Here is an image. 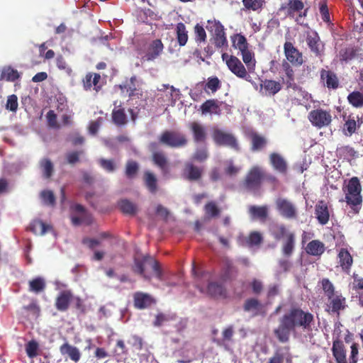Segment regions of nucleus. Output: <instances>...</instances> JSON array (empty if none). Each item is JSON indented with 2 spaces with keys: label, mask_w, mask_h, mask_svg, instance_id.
<instances>
[{
  "label": "nucleus",
  "mask_w": 363,
  "mask_h": 363,
  "mask_svg": "<svg viewBox=\"0 0 363 363\" xmlns=\"http://www.w3.org/2000/svg\"><path fill=\"white\" fill-rule=\"evenodd\" d=\"M314 315L299 306H292L279 320V325L274 330V334L281 343L289 342L290 335L296 328L303 330H312L314 325Z\"/></svg>",
  "instance_id": "1"
},
{
  "label": "nucleus",
  "mask_w": 363,
  "mask_h": 363,
  "mask_svg": "<svg viewBox=\"0 0 363 363\" xmlns=\"http://www.w3.org/2000/svg\"><path fill=\"white\" fill-rule=\"evenodd\" d=\"M345 195V202L351 208V213L358 214L362 208V196L361 195L362 186L357 177H352L347 184L342 188Z\"/></svg>",
  "instance_id": "2"
},
{
  "label": "nucleus",
  "mask_w": 363,
  "mask_h": 363,
  "mask_svg": "<svg viewBox=\"0 0 363 363\" xmlns=\"http://www.w3.org/2000/svg\"><path fill=\"white\" fill-rule=\"evenodd\" d=\"M151 268L155 276L160 281L163 280V272L160 263L152 257L149 255L142 257H135L134 264L132 267L133 271L142 276L145 279L150 280L151 274L147 272V269Z\"/></svg>",
  "instance_id": "3"
},
{
  "label": "nucleus",
  "mask_w": 363,
  "mask_h": 363,
  "mask_svg": "<svg viewBox=\"0 0 363 363\" xmlns=\"http://www.w3.org/2000/svg\"><path fill=\"white\" fill-rule=\"evenodd\" d=\"M265 177V172L258 165L252 166L247 172L241 186L247 191L256 192L261 188Z\"/></svg>",
  "instance_id": "4"
},
{
  "label": "nucleus",
  "mask_w": 363,
  "mask_h": 363,
  "mask_svg": "<svg viewBox=\"0 0 363 363\" xmlns=\"http://www.w3.org/2000/svg\"><path fill=\"white\" fill-rule=\"evenodd\" d=\"M159 142L168 147L179 148L184 147L188 143L185 134L177 130H164L159 137Z\"/></svg>",
  "instance_id": "5"
},
{
  "label": "nucleus",
  "mask_w": 363,
  "mask_h": 363,
  "mask_svg": "<svg viewBox=\"0 0 363 363\" xmlns=\"http://www.w3.org/2000/svg\"><path fill=\"white\" fill-rule=\"evenodd\" d=\"M308 118L312 125L318 129L329 126L333 120L330 111L321 108L311 111L308 113Z\"/></svg>",
  "instance_id": "6"
},
{
  "label": "nucleus",
  "mask_w": 363,
  "mask_h": 363,
  "mask_svg": "<svg viewBox=\"0 0 363 363\" xmlns=\"http://www.w3.org/2000/svg\"><path fill=\"white\" fill-rule=\"evenodd\" d=\"M308 8L304 9V3L301 0H289L282 4L279 11H284L287 17L294 18L296 14L298 17L303 18L307 16Z\"/></svg>",
  "instance_id": "7"
},
{
  "label": "nucleus",
  "mask_w": 363,
  "mask_h": 363,
  "mask_svg": "<svg viewBox=\"0 0 363 363\" xmlns=\"http://www.w3.org/2000/svg\"><path fill=\"white\" fill-rule=\"evenodd\" d=\"M212 138L214 143L218 146H226L235 151L240 150L238 142L231 133H225L220 129H215Z\"/></svg>",
  "instance_id": "8"
},
{
  "label": "nucleus",
  "mask_w": 363,
  "mask_h": 363,
  "mask_svg": "<svg viewBox=\"0 0 363 363\" xmlns=\"http://www.w3.org/2000/svg\"><path fill=\"white\" fill-rule=\"evenodd\" d=\"M207 29L213 32V43L217 48H221L228 45L223 26L218 21H208Z\"/></svg>",
  "instance_id": "9"
},
{
  "label": "nucleus",
  "mask_w": 363,
  "mask_h": 363,
  "mask_svg": "<svg viewBox=\"0 0 363 363\" xmlns=\"http://www.w3.org/2000/svg\"><path fill=\"white\" fill-rule=\"evenodd\" d=\"M276 208L283 218L292 220L298 217L296 206L291 201L284 198H278L275 202Z\"/></svg>",
  "instance_id": "10"
},
{
  "label": "nucleus",
  "mask_w": 363,
  "mask_h": 363,
  "mask_svg": "<svg viewBox=\"0 0 363 363\" xmlns=\"http://www.w3.org/2000/svg\"><path fill=\"white\" fill-rule=\"evenodd\" d=\"M198 288L201 292L215 299H226L228 297L226 288L218 281H208L206 289L202 286H198Z\"/></svg>",
  "instance_id": "11"
},
{
  "label": "nucleus",
  "mask_w": 363,
  "mask_h": 363,
  "mask_svg": "<svg viewBox=\"0 0 363 363\" xmlns=\"http://www.w3.org/2000/svg\"><path fill=\"white\" fill-rule=\"evenodd\" d=\"M284 53L287 60V62L294 67H300L303 62V56L290 41H286L284 44Z\"/></svg>",
  "instance_id": "12"
},
{
  "label": "nucleus",
  "mask_w": 363,
  "mask_h": 363,
  "mask_svg": "<svg viewBox=\"0 0 363 363\" xmlns=\"http://www.w3.org/2000/svg\"><path fill=\"white\" fill-rule=\"evenodd\" d=\"M328 303L326 305L325 311L328 313L339 315L340 311L347 307L346 298L340 291H336L333 296L328 297Z\"/></svg>",
  "instance_id": "13"
},
{
  "label": "nucleus",
  "mask_w": 363,
  "mask_h": 363,
  "mask_svg": "<svg viewBox=\"0 0 363 363\" xmlns=\"http://www.w3.org/2000/svg\"><path fill=\"white\" fill-rule=\"evenodd\" d=\"M320 80L323 86L328 89L335 90L340 86L337 75L330 69H321L320 70Z\"/></svg>",
  "instance_id": "14"
},
{
  "label": "nucleus",
  "mask_w": 363,
  "mask_h": 363,
  "mask_svg": "<svg viewBox=\"0 0 363 363\" xmlns=\"http://www.w3.org/2000/svg\"><path fill=\"white\" fill-rule=\"evenodd\" d=\"M188 128L192 135L195 143H205L207 140V130L201 123L193 121L188 124Z\"/></svg>",
  "instance_id": "15"
},
{
  "label": "nucleus",
  "mask_w": 363,
  "mask_h": 363,
  "mask_svg": "<svg viewBox=\"0 0 363 363\" xmlns=\"http://www.w3.org/2000/svg\"><path fill=\"white\" fill-rule=\"evenodd\" d=\"M72 209L81 214L80 217L76 216H71V221L73 225L78 226L82 223L89 225L92 223L91 215L87 212L82 205L75 204L72 207Z\"/></svg>",
  "instance_id": "16"
},
{
  "label": "nucleus",
  "mask_w": 363,
  "mask_h": 363,
  "mask_svg": "<svg viewBox=\"0 0 363 363\" xmlns=\"http://www.w3.org/2000/svg\"><path fill=\"white\" fill-rule=\"evenodd\" d=\"M228 67L238 77L250 82V76L247 74L243 64L237 57L231 56L228 62Z\"/></svg>",
  "instance_id": "17"
},
{
  "label": "nucleus",
  "mask_w": 363,
  "mask_h": 363,
  "mask_svg": "<svg viewBox=\"0 0 363 363\" xmlns=\"http://www.w3.org/2000/svg\"><path fill=\"white\" fill-rule=\"evenodd\" d=\"M353 262V257L347 248L342 247L338 250L337 263L343 272L350 273Z\"/></svg>",
  "instance_id": "18"
},
{
  "label": "nucleus",
  "mask_w": 363,
  "mask_h": 363,
  "mask_svg": "<svg viewBox=\"0 0 363 363\" xmlns=\"http://www.w3.org/2000/svg\"><path fill=\"white\" fill-rule=\"evenodd\" d=\"M203 172L202 167L196 166L192 162H186L183 169L182 176L184 179L189 182H197L201 179Z\"/></svg>",
  "instance_id": "19"
},
{
  "label": "nucleus",
  "mask_w": 363,
  "mask_h": 363,
  "mask_svg": "<svg viewBox=\"0 0 363 363\" xmlns=\"http://www.w3.org/2000/svg\"><path fill=\"white\" fill-rule=\"evenodd\" d=\"M243 309L246 312H252L253 316H264L266 315L264 305H262L258 299L255 298L246 299L243 304Z\"/></svg>",
  "instance_id": "20"
},
{
  "label": "nucleus",
  "mask_w": 363,
  "mask_h": 363,
  "mask_svg": "<svg viewBox=\"0 0 363 363\" xmlns=\"http://www.w3.org/2000/svg\"><path fill=\"white\" fill-rule=\"evenodd\" d=\"M269 163L274 171L282 174L287 173L288 164L281 155L277 152H272L269 155Z\"/></svg>",
  "instance_id": "21"
},
{
  "label": "nucleus",
  "mask_w": 363,
  "mask_h": 363,
  "mask_svg": "<svg viewBox=\"0 0 363 363\" xmlns=\"http://www.w3.org/2000/svg\"><path fill=\"white\" fill-rule=\"evenodd\" d=\"M315 215L318 223L323 225H326L330 220V212L327 203L320 200L315 206Z\"/></svg>",
  "instance_id": "22"
},
{
  "label": "nucleus",
  "mask_w": 363,
  "mask_h": 363,
  "mask_svg": "<svg viewBox=\"0 0 363 363\" xmlns=\"http://www.w3.org/2000/svg\"><path fill=\"white\" fill-rule=\"evenodd\" d=\"M73 298V294L70 290L62 291L55 299V308L59 311H66L69 308V303Z\"/></svg>",
  "instance_id": "23"
},
{
  "label": "nucleus",
  "mask_w": 363,
  "mask_h": 363,
  "mask_svg": "<svg viewBox=\"0 0 363 363\" xmlns=\"http://www.w3.org/2000/svg\"><path fill=\"white\" fill-rule=\"evenodd\" d=\"M134 306L138 309H145L155 303L152 296L143 292H135L133 295Z\"/></svg>",
  "instance_id": "24"
},
{
  "label": "nucleus",
  "mask_w": 363,
  "mask_h": 363,
  "mask_svg": "<svg viewBox=\"0 0 363 363\" xmlns=\"http://www.w3.org/2000/svg\"><path fill=\"white\" fill-rule=\"evenodd\" d=\"M101 80V77L99 74L87 73L82 80L84 89L89 90L93 86L95 91H99L102 86Z\"/></svg>",
  "instance_id": "25"
},
{
  "label": "nucleus",
  "mask_w": 363,
  "mask_h": 363,
  "mask_svg": "<svg viewBox=\"0 0 363 363\" xmlns=\"http://www.w3.org/2000/svg\"><path fill=\"white\" fill-rule=\"evenodd\" d=\"M332 353L337 363H347L345 347L341 340L333 341Z\"/></svg>",
  "instance_id": "26"
},
{
  "label": "nucleus",
  "mask_w": 363,
  "mask_h": 363,
  "mask_svg": "<svg viewBox=\"0 0 363 363\" xmlns=\"http://www.w3.org/2000/svg\"><path fill=\"white\" fill-rule=\"evenodd\" d=\"M164 45L160 39L153 40L149 45L145 58L147 61H152L162 52Z\"/></svg>",
  "instance_id": "27"
},
{
  "label": "nucleus",
  "mask_w": 363,
  "mask_h": 363,
  "mask_svg": "<svg viewBox=\"0 0 363 363\" xmlns=\"http://www.w3.org/2000/svg\"><path fill=\"white\" fill-rule=\"evenodd\" d=\"M281 253L285 257H290L292 256L296 246V235L293 233L288 237L281 240Z\"/></svg>",
  "instance_id": "28"
},
{
  "label": "nucleus",
  "mask_w": 363,
  "mask_h": 363,
  "mask_svg": "<svg viewBox=\"0 0 363 363\" xmlns=\"http://www.w3.org/2000/svg\"><path fill=\"white\" fill-rule=\"evenodd\" d=\"M306 252L311 256L320 257L325 250V245L319 240H313L305 247Z\"/></svg>",
  "instance_id": "29"
},
{
  "label": "nucleus",
  "mask_w": 363,
  "mask_h": 363,
  "mask_svg": "<svg viewBox=\"0 0 363 363\" xmlns=\"http://www.w3.org/2000/svg\"><path fill=\"white\" fill-rule=\"evenodd\" d=\"M251 140V150L252 152H259L264 149L267 145V138L258 134L257 133L253 132L250 135Z\"/></svg>",
  "instance_id": "30"
},
{
  "label": "nucleus",
  "mask_w": 363,
  "mask_h": 363,
  "mask_svg": "<svg viewBox=\"0 0 363 363\" xmlns=\"http://www.w3.org/2000/svg\"><path fill=\"white\" fill-rule=\"evenodd\" d=\"M202 114H220V108L219 101L217 99H208L200 106Z\"/></svg>",
  "instance_id": "31"
},
{
  "label": "nucleus",
  "mask_w": 363,
  "mask_h": 363,
  "mask_svg": "<svg viewBox=\"0 0 363 363\" xmlns=\"http://www.w3.org/2000/svg\"><path fill=\"white\" fill-rule=\"evenodd\" d=\"M118 206L125 215L135 216L138 211V206L127 199H121L118 202Z\"/></svg>",
  "instance_id": "32"
},
{
  "label": "nucleus",
  "mask_w": 363,
  "mask_h": 363,
  "mask_svg": "<svg viewBox=\"0 0 363 363\" xmlns=\"http://www.w3.org/2000/svg\"><path fill=\"white\" fill-rule=\"evenodd\" d=\"M306 43L311 51L313 52L315 56L321 55L320 38L317 33L308 34L306 36Z\"/></svg>",
  "instance_id": "33"
},
{
  "label": "nucleus",
  "mask_w": 363,
  "mask_h": 363,
  "mask_svg": "<svg viewBox=\"0 0 363 363\" xmlns=\"http://www.w3.org/2000/svg\"><path fill=\"white\" fill-rule=\"evenodd\" d=\"M52 227L45 224L41 220L36 219L33 220L28 227V230L35 235H45Z\"/></svg>",
  "instance_id": "34"
},
{
  "label": "nucleus",
  "mask_w": 363,
  "mask_h": 363,
  "mask_svg": "<svg viewBox=\"0 0 363 363\" xmlns=\"http://www.w3.org/2000/svg\"><path fill=\"white\" fill-rule=\"evenodd\" d=\"M60 351L62 355L68 354L69 358L75 362H77L81 357L79 350L68 342L62 345L60 347Z\"/></svg>",
  "instance_id": "35"
},
{
  "label": "nucleus",
  "mask_w": 363,
  "mask_h": 363,
  "mask_svg": "<svg viewBox=\"0 0 363 363\" xmlns=\"http://www.w3.org/2000/svg\"><path fill=\"white\" fill-rule=\"evenodd\" d=\"M137 77L133 76L129 80H126L123 84L119 85V88L121 90H126L128 92L129 97L132 98L135 96H138V89H137Z\"/></svg>",
  "instance_id": "36"
},
{
  "label": "nucleus",
  "mask_w": 363,
  "mask_h": 363,
  "mask_svg": "<svg viewBox=\"0 0 363 363\" xmlns=\"http://www.w3.org/2000/svg\"><path fill=\"white\" fill-rule=\"evenodd\" d=\"M248 211L254 219L265 220L268 216V207L267 206H250Z\"/></svg>",
  "instance_id": "37"
},
{
  "label": "nucleus",
  "mask_w": 363,
  "mask_h": 363,
  "mask_svg": "<svg viewBox=\"0 0 363 363\" xmlns=\"http://www.w3.org/2000/svg\"><path fill=\"white\" fill-rule=\"evenodd\" d=\"M291 233L293 232L290 231L284 224H277L272 228V235L276 240H283Z\"/></svg>",
  "instance_id": "38"
},
{
  "label": "nucleus",
  "mask_w": 363,
  "mask_h": 363,
  "mask_svg": "<svg viewBox=\"0 0 363 363\" xmlns=\"http://www.w3.org/2000/svg\"><path fill=\"white\" fill-rule=\"evenodd\" d=\"M19 77L20 74L18 72L11 66L3 67L0 72V81L6 80L8 82H14Z\"/></svg>",
  "instance_id": "39"
},
{
  "label": "nucleus",
  "mask_w": 363,
  "mask_h": 363,
  "mask_svg": "<svg viewBox=\"0 0 363 363\" xmlns=\"http://www.w3.org/2000/svg\"><path fill=\"white\" fill-rule=\"evenodd\" d=\"M29 291L35 294H39L45 289L46 283L43 277H38L28 282Z\"/></svg>",
  "instance_id": "40"
},
{
  "label": "nucleus",
  "mask_w": 363,
  "mask_h": 363,
  "mask_svg": "<svg viewBox=\"0 0 363 363\" xmlns=\"http://www.w3.org/2000/svg\"><path fill=\"white\" fill-rule=\"evenodd\" d=\"M144 182L145 186L152 194H155L157 191V180L155 174L150 172L144 173Z\"/></svg>",
  "instance_id": "41"
},
{
  "label": "nucleus",
  "mask_w": 363,
  "mask_h": 363,
  "mask_svg": "<svg viewBox=\"0 0 363 363\" xmlns=\"http://www.w3.org/2000/svg\"><path fill=\"white\" fill-rule=\"evenodd\" d=\"M242 59L245 64L249 72H253L255 68L256 60L254 57V53L249 49V48L242 52Z\"/></svg>",
  "instance_id": "42"
},
{
  "label": "nucleus",
  "mask_w": 363,
  "mask_h": 363,
  "mask_svg": "<svg viewBox=\"0 0 363 363\" xmlns=\"http://www.w3.org/2000/svg\"><path fill=\"white\" fill-rule=\"evenodd\" d=\"M262 86L269 95L273 96L277 94L282 88V85L279 82L272 79H265L263 81Z\"/></svg>",
  "instance_id": "43"
},
{
  "label": "nucleus",
  "mask_w": 363,
  "mask_h": 363,
  "mask_svg": "<svg viewBox=\"0 0 363 363\" xmlns=\"http://www.w3.org/2000/svg\"><path fill=\"white\" fill-rule=\"evenodd\" d=\"M205 216L208 218H217L220 214V209L218 206L216 201H211L204 206Z\"/></svg>",
  "instance_id": "44"
},
{
  "label": "nucleus",
  "mask_w": 363,
  "mask_h": 363,
  "mask_svg": "<svg viewBox=\"0 0 363 363\" xmlns=\"http://www.w3.org/2000/svg\"><path fill=\"white\" fill-rule=\"evenodd\" d=\"M111 116L113 122L118 126L124 125L127 123V117L123 108H114Z\"/></svg>",
  "instance_id": "45"
},
{
  "label": "nucleus",
  "mask_w": 363,
  "mask_h": 363,
  "mask_svg": "<svg viewBox=\"0 0 363 363\" xmlns=\"http://www.w3.org/2000/svg\"><path fill=\"white\" fill-rule=\"evenodd\" d=\"M177 39L180 46H184L188 41V33L186 26L183 23L177 24Z\"/></svg>",
  "instance_id": "46"
},
{
  "label": "nucleus",
  "mask_w": 363,
  "mask_h": 363,
  "mask_svg": "<svg viewBox=\"0 0 363 363\" xmlns=\"http://www.w3.org/2000/svg\"><path fill=\"white\" fill-rule=\"evenodd\" d=\"M347 101L354 108L363 106V93L359 91H354L348 94Z\"/></svg>",
  "instance_id": "47"
},
{
  "label": "nucleus",
  "mask_w": 363,
  "mask_h": 363,
  "mask_svg": "<svg viewBox=\"0 0 363 363\" xmlns=\"http://www.w3.org/2000/svg\"><path fill=\"white\" fill-rule=\"evenodd\" d=\"M152 161L154 164L160 167L162 171H166L167 169V159L162 152H153Z\"/></svg>",
  "instance_id": "48"
},
{
  "label": "nucleus",
  "mask_w": 363,
  "mask_h": 363,
  "mask_svg": "<svg viewBox=\"0 0 363 363\" xmlns=\"http://www.w3.org/2000/svg\"><path fill=\"white\" fill-rule=\"evenodd\" d=\"M139 171V164L136 161L128 160L125 164V174L128 179H134Z\"/></svg>",
  "instance_id": "49"
},
{
  "label": "nucleus",
  "mask_w": 363,
  "mask_h": 363,
  "mask_svg": "<svg viewBox=\"0 0 363 363\" xmlns=\"http://www.w3.org/2000/svg\"><path fill=\"white\" fill-rule=\"evenodd\" d=\"M232 43L233 46L240 52L247 49L249 47L246 38L242 34H235L232 37Z\"/></svg>",
  "instance_id": "50"
},
{
  "label": "nucleus",
  "mask_w": 363,
  "mask_h": 363,
  "mask_svg": "<svg viewBox=\"0 0 363 363\" xmlns=\"http://www.w3.org/2000/svg\"><path fill=\"white\" fill-rule=\"evenodd\" d=\"M40 167L45 178L49 179L52 177L54 171V166L50 160L48 158L41 160L40 162Z\"/></svg>",
  "instance_id": "51"
},
{
  "label": "nucleus",
  "mask_w": 363,
  "mask_h": 363,
  "mask_svg": "<svg viewBox=\"0 0 363 363\" xmlns=\"http://www.w3.org/2000/svg\"><path fill=\"white\" fill-rule=\"evenodd\" d=\"M262 242L263 237L257 231L251 232L246 239V243L249 247L259 246Z\"/></svg>",
  "instance_id": "52"
},
{
  "label": "nucleus",
  "mask_w": 363,
  "mask_h": 363,
  "mask_svg": "<svg viewBox=\"0 0 363 363\" xmlns=\"http://www.w3.org/2000/svg\"><path fill=\"white\" fill-rule=\"evenodd\" d=\"M221 87V82L217 77L208 78L204 89L206 91L210 90L212 93L216 92Z\"/></svg>",
  "instance_id": "53"
},
{
  "label": "nucleus",
  "mask_w": 363,
  "mask_h": 363,
  "mask_svg": "<svg viewBox=\"0 0 363 363\" xmlns=\"http://www.w3.org/2000/svg\"><path fill=\"white\" fill-rule=\"evenodd\" d=\"M322 289L327 298L336 294L335 288L333 284L328 278H323L320 281Z\"/></svg>",
  "instance_id": "54"
},
{
  "label": "nucleus",
  "mask_w": 363,
  "mask_h": 363,
  "mask_svg": "<svg viewBox=\"0 0 363 363\" xmlns=\"http://www.w3.org/2000/svg\"><path fill=\"white\" fill-rule=\"evenodd\" d=\"M99 165L101 168H103L107 172H113L116 168L117 165L113 159H104L101 158L98 161Z\"/></svg>",
  "instance_id": "55"
},
{
  "label": "nucleus",
  "mask_w": 363,
  "mask_h": 363,
  "mask_svg": "<svg viewBox=\"0 0 363 363\" xmlns=\"http://www.w3.org/2000/svg\"><path fill=\"white\" fill-rule=\"evenodd\" d=\"M357 129V122L355 119L349 116L348 119L344 123L343 131L345 135L351 136L355 133Z\"/></svg>",
  "instance_id": "56"
},
{
  "label": "nucleus",
  "mask_w": 363,
  "mask_h": 363,
  "mask_svg": "<svg viewBox=\"0 0 363 363\" xmlns=\"http://www.w3.org/2000/svg\"><path fill=\"white\" fill-rule=\"evenodd\" d=\"M208 157V152L206 147L196 148L192 156V159L199 162H203Z\"/></svg>",
  "instance_id": "57"
},
{
  "label": "nucleus",
  "mask_w": 363,
  "mask_h": 363,
  "mask_svg": "<svg viewBox=\"0 0 363 363\" xmlns=\"http://www.w3.org/2000/svg\"><path fill=\"white\" fill-rule=\"evenodd\" d=\"M38 349H39V345L34 340L29 341L26 345V352L28 357L30 358H34L38 356Z\"/></svg>",
  "instance_id": "58"
},
{
  "label": "nucleus",
  "mask_w": 363,
  "mask_h": 363,
  "mask_svg": "<svg viewBox=\"0 0 363 363\" xmlns=\"http://www.w3.org/2000/svg\"><path fill=\"white\" fill-rule=\"evenodd\" d=\"M264 3V0H242L244 6L254 11L262 9Z\"/></svg>",
  "instance_id": "59"
},
{
  "label": "nucleus",
  "mask_w": 363,
  "mask_h": 363,
  "mask_svg": "<svg viewBox=\"0 0 363 363\" xmlns=\"http://www.w3.org/2000/svg\"><path fill=\"white\" fill-rule=\"evenodd\" d=\"M337 152L341 157H353L356 155L354 149L350 145H344L337 149Z\"/></svg>",
  "instance_id": "60"
},
{
  "label": "nucleus",
  "mask_w": 363,
  "mask_h": 363,
  "mask_svg": "<svg viewBox=\"0 0 363 363\" xmlns=\"http://www.w3.org/2000/svg\"><path fill=\"white\" fill-rule=\"evenodd\" d=\"M40 197L43 201L49 206H53L55 204V196L50 190H44L40 193Z\"/></svg>",
  "instance_id": "61"
},
{
  "label": "nucleus",
  "mask_w": 363,
  "mask_h": 363,
  "mask_svg": "<svg viewBox=\"0 0 363 363\" xmlns=\"http://www.w3.org/2000/svg\"><path fill=\"white\" fill-rule=\"evenodd\" d=\"M18 105L17 96L15 94L9 95L7 98L6 108L11 111L16 112L18 109Z\"/></svg>",
  "instance_id": "62"
},
{
  "label": "nucleus",
  "mask_w": 363,
  "mask_h": 363,
  "mask_svg": "<svg viewBox=\"0 0 363 363\" xmlns=\"http://www.w3.org/2000/svg\"><path fill=\"white\" fill-rule=\"evenodd\" d=\"M82 243L86 245L89 250H93L96 247L101 245V241L96 238L84 237L82 240Z\"/></svg>",
  "instance_id": "63"
},
{
  "label": "nucleus",
  "mask_w": 363,
  "mask_h": 363,
  "mask_svg": "<svg viewBox=\"0 0 363 363\" xmlns=\"http://www.w3.org/2000/svg\"><path fill=\"white\" fill-rule=\"evenodd\" d=\"M356 55V51L352 48H346L340 52V60L347 62Z\"/></svg>",
  "instance_id": "64"
}]
</instances>
